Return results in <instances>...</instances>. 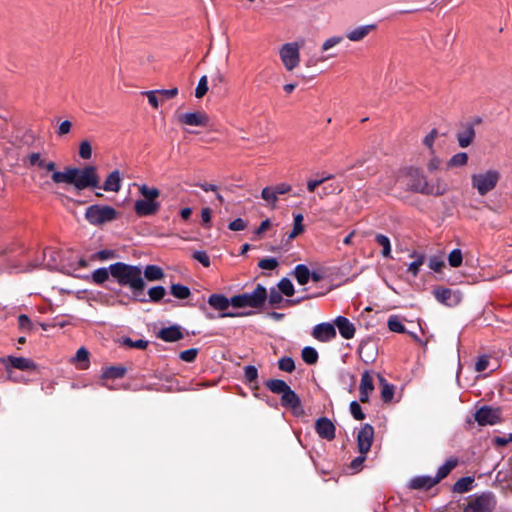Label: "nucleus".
Listing matches in <instances>:
<instances>
[{
    "label": "nucleus",
    "mask_w": 512,
    "mask_h": 512,
    "mask_svg": "<svg viewBox=\"0 0 512 512\" xmlns=\"http://www.w3.org/2000/svg\"><path fill=\"white\" fill-rule=\"evenodd\" d=\"M428 265L431 270L435 272H441L445 266V263L440 257L434 256L429 259Z\"/></svg>",
    "instance_id": "680f3d73"
},
{
    "label": "nucleus",
    "mask_w": 512,
    "mask_h": 512,
    "mask_svg": "<svg viewBox=\"0 0 512 512\" xmlns=\"http://www.w3.org/2000/svg\"><path fill=\"white\" fill-rule=\"evenodd\" d=\"M197 355H198V349L191 348V349L184 350V351L180 352L179 358L184 362L191 363L196 359Z\"/></svg>",
    "instance_id": "4d7b16f0"
},
{
    "label": "nucleus",
    "mask_w": 512,
    "mask_h": 512,
    "mask_svg": "<svg viewBox=\"0 0 512 512\" xmlns=\"http://www.w3.org/2000/svg\"><path fill=\"white\" fill-rule=\"evenodd\" d=\"M501 179V174L498 170L489 169L484 172L472 174L471 185L476 189L480 196H485L494 190Z\"/></svg>",
    "instance_id": "39448f33"
},
{
    "label": "nucleus",
    "mask_w": 512,
    "mask_h": 512,
    "mask_svg": "<svg viewBox=\"0 0 512 512\" xmlns=\"http://www.w3.org/2000/svg\"><path fill=\"white\" fill-rule=\"evenodd\" d=\"M495 508L494 496L492 493L473 495L463 509V512H492Z\"/></svg>",
    "instance_id": "0eeeda50"
},
{
    "label": "nucleus",
    "mask_w": 512,
    "mask_h": 512,
    "mask_svg": "<svg viewBox=\"0 0 512 512\" xmlns=\"http://www.w3.org/2000/svg\"><path fill=\"white\" fill-rule=\"evenodd\" d=\"M208 91V78L206 75H203L199 82H198V85L195 89V97L196 98H202Z\"/></svg>",
    "instance_id": "603ef678"
},
{
    "label": "nucleus",
    "mask_w": 512,
    "mask_h": 512,
    "mask_svg": "<svg viewBox=\"0 0 512 512\" xmlns=\"http://www.w3.org/2000/svg\"><path fill=\"white\" fill-rule=\"evenodd\" d=\"M468 162V154L465 152H459L453 155L448 161V167H462Z\"/></svg>",
    "instance_id": "a18cd8bd"
},
{
    "label": "nucleus",
    "mask_w": 512,
    "mask_h": 512,
    "mask_svg": "<svg viewBox=\"0 0 512 512\" xmlns=\"http://www.w3.org/2000/svg\"><path fill=\"white\" fill-rule=\"evenodd\" d=\"M171 294L177 299H187L191 295V291L189 287L182 284H172L171 285Z\"/></svg>",
    "instance_id": "f704fd0d"
},
{
    "label": "nucleus",
    "mask_w": 512,
    "mask_h": 512,
    "mask_svg": "<svg viewBox=\"0 0 512 512\" xmlns=\"http://www.w3.org/2000/svg\"><path fill=\"white\" fill-rule=\"evenodd\" d=\"M375 241L383 248L382 256L385 258L391 257V243L389 238L383 234H377L375 236Z\"/></svg>",
    "instance_id": "a19ab883"
},
{
    "label": "nucleus",
    "mask_w": 512,
    "mask_h": 512,
    "mask_svg": "<svg viewBox=\"0 0 512 512\" xmlns=\"http://www.w3.org/2000/svg\"><path fill=\"white\" fill-rule=\"evenodd\" d=\"M267 300V290L261 285L257 284L251 293H242L232 297V306L234 308H261Z\"/></svg>",
    "instance_id": "20e7f679"
},
{
    "label": "nucleus",
    "mask_w": 512,
    "mask_h": 512,
    "mask_svg": "<svg viewBox=\"0 0 512 512\" xmlns=\"http://www.w3.org/2000/svg\"><path fill=\"white\" fill-rule=\"evenodd\" d=\"M342 191V188L339 184L329 182L322 184L321 191L318 193L319 197L322 199L328 195L340 193Z\"/></svg>",
    "instance_id": "4c0bfd02"
},
{
    "label": "nucleus",
    "mask_w": 512,
    "mask_h": 512,
    "mask_svg": "<svg viewBox=\"0 0 512 512\" xmlns=\"http://www.w3.org/2000/svg\"><path fill=\"white\" fill-rule=\"evenodd\" d=\"M331 179H333L332 174L326 175L323 173V176L321 178L310 179L307 181V190L309 192H314L317 187L321 186L322 184L326 183L327 181H330Z\"/></svg>",
    "instance_id": "49530a36"
},
{
    "label": "nucleus",
    "mask_w": 512,
    "mask_h": 512,
    "mask_svg": "<svg viewBox=\"0 0 512 512\" xmlns=\"http://www.w3.org/2000/svg\"><path fill=\"white\" fill-rule=\"evenodd\" d=\"M438 137V130L437 129H432L430 131V133L428 135L425 136V138L423 139V144L431 150V152L433 153L434 150H433V145H434V142H435V139Z\"/></svg>",
    "instance_id": "052dcab7"
},
{
    "label": "nucleus",
    "mask_w": 512,
    "mask_h": 512,
    "mask_svg": "<svg viewBox=\"0 0 512 512\" xmlns=\"http://www.w3.org/2000/svg\"><path fill=\"white\" fill-rule=\"evenodd\" d=\"M79 156L84 160H88L91 158L92 147H91V144L87 140H84L80 143Z\"/></svg>",
    "instance_id": "6e6d98bb"
},
{
    "label": "nucleus",
    "mask_w": 512,
    "mask_h": 512,
    "mask_svg": "<svg viewBox=\"0 0 512 512\" xmlns=\"http://www.w3.org/2000/svg\"><path fill=\"white\" fill-rule=\"evenodd\" d=\"M86 220L92 225H102L118 218V212L111 206L94 204L85 211Z\"/></svg>",
    "instance_id": "423d86ee"
},
{
    "label": "nucleus",
    "mask_w": 512,
    "mask_h": 512,
    "mask_svg": "<svg viewBox=\"0 0 512 512\" xmlns=\"http://www.w3.org/2000/svg\"><path fill=\"white\" fill-rule=\"evenodd\" d=\"M459 460L456 457H451L446 460V462L438 468L435 479L439 483L442 479L446 478L450 472L458 465Z\"/></svg>",
    "instance_id": "393cba45"
},
{
    "label": "nucleus",
    "mask_w": 512,
    "mask_h": 512,
    "mask_svg": "<svg viewBox=\"0 0 512 512\" xmlns=\"http://www.w3.org/2000/svg\"><path fill=\"white\" fill-rule=\"evenodd\" d=\"M244 378L245 382L249 384H255V388L258 387L257 380H258V370L253 365H247L244 367Z\"/></svg>",
    "instance_id": "c03bdc74"
},
{
    "label": "nucleus",
    "mask_w": 512,
    "mask_h": 512,
    "mask_svg": "<svg viewBox=\"0 0 512 512\" xmlns=\"http://www.w3.org/2000/svg\"><path fill=\"white\" fill-rule=\"evenodd\" d=\"M301 356L303 361L308 365H313L318 361V352L315 348L306 346L302 349Z\"/></svg>",
    "instance_id": "e433bc0d"
},
{
    "label": "nucleus",
    "mask_w": 512,
    "mask_h": 512,
    "mask_svg": "<svg viewBox=\"0 0 512 512\" xmlns=\"http://www.w3.org/2000/svg\"><path fill=\"white\" fill-rule=\"evenodd\" d=\"M335 325L339 330L340 335L344 339H352L355 335L356 329L353 323L344 316H338L335 319Z\"/></svg>",
    "instance_id": "b1692460"
},
{
    "label": "nucleus",
    "mask_w": 512,
    "mask_h": 512,
    "mask_svg": "<svg viewBox=\"0 0 512 512\" xmlns=\"http://www.w3.org/2000/svg\"><path fill=\"white\" fill-rule=\"evenodd\" d=\"M51 178L54 183L71 184L77 190L100 188L97 168L93 165H87L83 168L66 167L62 172H54Z\"/></svg>",
    "instance_id": "f03ea898"
},
{
    "label": "nucleus",
    "mask_w": 512,
    "mask_h": 512,
    "mask_svg": "<svg viewBox=\"0 0 512 512\" xmlns=\"http://www.w3.org/2000/svg\"><path fill=\"white\" fill-rule=\"evenodd\" d=\"M373 439V426L370 424L363 425L357 435V447L360 454L366 455L370 451Z\"/></svg>",
    "instance_id": "f8f14e48"
},
{
    "label": "nucleus",
    "mask_w": 512,
    "mask_h": 512,
    "mask_svg": "<svg viewBox=\"0 0 512 512\" xmlns=\"http://www.w3.org/2000/svg\"><path fill=\"white\" fill-rule=\"evenodd\" d=\"M378 378H379L380 384L382 386L381 387V398L385 403H389L393 399V396H394V386L387 383L386 379L383 376L378 375Z\"/></svg>",
    "instance_id": "c756f323"
},
{
    "label": "nucleus",
    "mask_w": 512,
    "mask_h": 512,
    "mask_svg": "<svg viewBox=\"0 0 512 512\" xmlns=\"http://www.w3.org/2000/svg\"><path fill=\"white\" fill-rule=\"evenodd\" d=\"M433 294L437 301L450 307L458 305L462 300V294L460 291L442 286L435 288Z\"/></svg>",
    "instance_id": "9b49d317"
},
{
    "label": "nucleus",
    "mask_w": 512,
    "mask_h": 512,
    "mask_svg": "<svg viewBox=\"0 0 512 512\" xmlns=\"http://www.w3.org/2000/svg\"><path fill=\"white\" fill-rule=\"evenodd\" d=\"M407 177L409 191L432 196H442L447 191V185L439 179L435 183H429L420 169L410 168Z\"/></svg>",
    "instance_id": "7ed1b4c3"
},
{
    "label": "nucleus",
    "mask_w": 512,
    "mask_h": 512,
    "mask_svg": "<svg viewBox=\"0 0 512 512\" xmlns=\"http://www.w3.org/2000/svg\"><path fill=\"white\" fill-rule=\"evenodd\" d=\"M475 129L473 123H467L464 126V129L461 131H458L456 134V138L458 141V144L461 148H466L469 145H471L475 138Z\"/></svg>",
    "instance_id": "5701e85b"
},
{
    "label": "nucleus",
    "mask_w": 512,
    "mask_h": 512,
    "mask_svg": "<svg viewBox=\"0 0 512 512\" xmlns=\"http://www.w3.org/2000/svg\"><path fill=\"white\" fill-rule=\"evenodd\" d=\"M149 281H157L161 280L164 277L163 270L156 265H147L142 272V275Z\"/></svg>",
    "instance_id": "2f4dec72"
},
{
    "label": "nucleus",
    "mask_w": 512,
    "mask_h": 512,
    "mask_svg": "<svg viewBox=\"0 0 512 512\" xmlns=\"http://www.w3.org/2000/svg\"><path fill=\"white\" fill-rule=\"evenodd\" d=\"M18 325L22 330H30L32 327V322L27 315L21 314L18 316Z\"/></svg>",
    "instance_id": "774afa93"
},
{
    "label": "nucleus",
    "mask_w": 512,
    "mask_h": 512,
    "mask_svg": "<svg viewBox=\"0 0 512 512\" xmlns=\"http://www.w3.org/2000/svg\"><path fill=\"white\" fill-rule=\"evenodd\" d=\"M160 203L146 199H139L134 204V211L139 217L154 215L158 212Z\"/></svg>",
    "instance_id": "f3484780"
},
{
    "label": "nucleus",
    "mask_w": 512,
    "mask_h": 512,
    "mask_svg": "<svg viewBox=\"0 0 512 512\" xmlns=\"http://www.w3.org/2000/svg\"><path fill=\"white\" fill-rule=\"evenodd\" d=\"M343 40L342 37L340 36H333V37H330L328 38L323 44H322V51L325 52V51H328L329 49H331L332 47L336 46L337 44H339L341 41Z\"/></svg>",
    "instance_id": "0e129e2a"
},
{
    "label": "nucleus",
    "mask_w": 512,
    "mask_h": 512,
    "mask_svg": "<svg viewBox=\"0 0 512 512\" xmlns=\"http://www.w3.org/2000/svg\"><path fill=\"white\" fill-rule=\"evenodd\" d=\"M126 369L122 366H110L102 373L104 379H119L124 377Z\"/></svg>",
    "instance_id": "72a5a7b5"
},
{
    "label": "nucleus",
    "mask_w": 512,
    "mask_h": 512,
    "mask_svg": "<svg viewBox=\"0 0 512 512\" xmlns=\"http://www.w3.org/2000/svg\"><path fill=\"white\" fill-rule=\"evenodd\" d=\"M303 231H304L303 215L299 213V214L294 215L293 230L288 235L287 241L294 239L295 237L300 235Z\"/></svg>",
    "instance_id": "58836bf2"
},
{
    "label": "nucleus",
    "mask_w": 512,
    "mask_h": 512,
    "mask_svg": "<svg viewBox=\"0 0 512 512\" xmlns=\"http://www.w3.org/2000/svg\"><path fill=\"white\" fill-rule=\"evenodd\" d=\"M373 29H375V25H365L357 27L346 34V37L350 41H361L364 39Z\"/></svg>",
    "instance_id": "a878e982"
},
{
    "label": "nucleus",
    "mask_w": 512,
    "mask_h": 512,
    "mask_svg": "<svg viewBox=\"0 0 512 512\" xmlns=\"http://www.w3.org/2000/svg\"><path fill=\"white\" fill-rule=\"evenodd\" d=\"M228 228L232 231H242L247 228V222L242 218H237L229 223Z\"/></svg>",
    "instance_id": "69168bd1"
},
{
    "label": "nucleus",
    "mask_w": 512,
    "mask_h": 512,
    "mask_svg": "<svg viewBox=\"0 0 512 512\" xmlns=\"http://www.w3.org/2000/svg\"><path fill=\"white\" fill-rule=\"evenodd\" d=\"M350 412H351L352 416L354 417V419H356V420H364L365 419V414L363 413L362 408L357 401H352L350 403Z\"/></svg>",
    "instance_id": "13d9d810"
},
{
    "label": "nucleus",
    "mask_w": 512,
    "mask_h": 512,
    "mask_svg": "<svg viewBox=\"0 0 512 512\" xmlns=\"http://www.w3.org/2000/svg\"><path fill=\"white\" fill-rule=\"evenodd\" d=\"M122 186V176L119 170H114L108 174L104 183L99 189H103L106 192H119Z\"/></svg>",
    "instance_id": "4be33fe9"
},
{
    "label": "nucleus",
    "mask_w": 512,
    "mask_h": 512,
    "mask_svg": "<svg viewBox=\"0 0 512 512\" xmlns=\"http://www.w3.org/2000/svg\"><path fill=\"white\" fill-rule=\"evenodd\" d=\"M387 326L390 331L395 333H406V328L401 322V319L398 315H391L388 318Z\"/></svg>",
    "instance_id": "c9c22d12"
},
{
    "label": "nucleus",
    "mask_w": 512,
    "mask_h": 512,
    "mask_svg": "<svg viewBox=\"0 0 512 512\" xmlns=\"http://www.w3.org/2000/svg\"><path fill=\"white\" fill-rule=\"evenodd\" d=\"M312 336L320 342H329L336 337L335 326L331 323H320L313 328Z\"/></svg>",
    "instance_id": "dca6fc26"
},
{
    "label": "nucleus",
    "mask_w": 512,
    "mask_h": 512,
    "mask_svg": "<svg viewBox=\"0 0 512 512\" xmlns=\"http://www.w3.org/2000/svg\"><path fill=\"white\" fill-rule=\"evenodd\" d=\"M410 257L411 258H414V261H412L409 266H408V269L407 271L413 276V277H416L418 274H419V271H420V267L424 264L425 262V255L423 254H418L417 252H412L410 254Z\"/></svg>",
    "instance_id": "c85d7f7f"
},
{
    "label": "nucleus",
    "mask_w": 512,
    "mask_h": 512,
    "mask_svg": "<svg viewBox=\"0 0 512 512\" xmlns=\"http://www.w3.org/2000/svg\"><path fill=\"white\" fill-rule=\"evenodd\" d=\"M149 299L148 301L157 303L161 301L166 295V289L163 286H154L148 290Z\"/></svg>",
    "instance_id": "37998d69"
},
{
    "label": "nucleus",
    "mask_w": 512,
    "mask_h": 512,
    "mask_svg": "<svg viewBox=\"0 0 512 512\" xmlns=\"http://www.w3.org/2000/svg\"><path fill=\"white\" fill-rule=\"evenodd\" d=\"M109 271L120 286L128 287L132 291L134 300L147 302V298L140 297L146 287L140 266L116 262L109 266Z\"/></svg>",
    "instance_id": "f257e3e1"
},
{
    "label": "nucleus",
    "mask_w": 512,
    "mask_h": 512,
    "mask_svg": "<svg viewBox=\"0 0 512 512\" xmlns=\"http://www.w3.org/2000/svg\"><path fill=\"white\" fill-rule=\"evenodd\" d=\"M281 405L297 416L304 412L300 397L291 388L281 396Z\"/></svg>",
    "instance_id": "ddd939ff"
},
{
    "label": "nucleus",
    "mask_w": 512,
    "mask_h": 512,
    "mask_svg": "<svg viewBox=\"0 0 512 512\" xmlns=\"http://www.w3.org/2000/svg\"><path fill=\"white\" fill-rule=\"evenodd\" d=\"M261 196L265 201L271 203L273 207L275 206V203L278 200V195L275 192L274 187H265L262 190Z\"/></svg>",
    "instance_id": "864d4df0"
},
{
    "label": "nucleus",
    "mask_w": 512,
    "mask_h": 512,
    "mask_svg": "<svg viewBox=\"0 0 512 512\" xmlns=\"http://www.w3.org/2000/svg\"><path fill=\"white\" fill-rule=\"evenodd\" d=\"M462 252L460 249H454L448 256V262L451 267H459L462 264Z\"/></svg>",
    "instance_id": "3c124183"
},
{
    "label": "nucleus",
    "mask_w": 512,
    "mask_h": 512,
    "mask_svg": "<svg viewBox=\"0 0 512 512\" xmlns=\"http://www.w3.org/2000/svg\"><path fill=\"white\" fill-rule=\"evenodd\" d=\"M192 258L200 262L204 267L210 266V258L205 251H195Z\"/></svg>",
    "instance_id": "e2e57ef3"
},
{
    "label": "nucleus",
    "mask_w": 512,
    "mask_h": 512,
    "mask_svg": "<svg viewBox=\"0 0 512 512\" xmlns=\"http://www.w3.org/2000/svg\"><path fill=\"white\" fill-rule=\"evenodd\" d=\"M157 338L165 341V342H176L183 339L184 334L181 330V327L178 325H171L169 327H165L160 329L157 334Z\"/></svg>",
    "instance_id": "aec40b11"
},
{
    "label": "nucleus",
    "mask_w": 512,
    "mask_h": 512,
    "mask_svg": "<svg viewBox=\"0 0 512 512\" xmlns=\"http://www.w3.org/2000/svg\"><path fill=\"white\" fill-rule=\"evenodd\" d=\"M267 299L269 300V304L272 307H276L283 302V296L281 292L275 288L270 289L269 295L267 294Z\"/></svg>",
    "instance_id": "5fc2aeb1"
},
{
    "label": "nucleus",
    "mask_w": 512,
    "mask_h": 512,
    "mask_svg": "<svg viewBox=\"0 0 512 512\" xmlns=\"http://www.w3.org/2000/svg\"><path fill=\"white\" fill-rule=\"evenodd\" d=\"M72 363L75 364L79 369H87L90 365L89 351L81 347L77 350L76 355L72 359Z\"/></svg>",
    "instance_id": "bb28decb"
},
{
    "label": "nucleus",
    "mask_w": 512,
    "mask_h": 512,
    "mask_svg": "<svg viewBox=\"0 0 512 512\" xmlns=\"http://www.w3.org/2000/svg\"><path fill=\"white\" fill-rule=\"evenodd\" d=\"M258 266L261 269L274 270L278 266L276 258H263L258 262Z\"/></svg>",
    "instance_id": "bf43d9fd"
},
{
    "label": "nucleus",
    "mask_w": 512,
    "mask_h": 512,
    "mask_svg": "<svg viewBox=\"0 0 512 512\" xmlns=\"http://www.w3.org/2000/svg\"><path fill=\"white\" fill-rule=\"evenodd\" d=\"M294 276L300 285H305L310 279V270L304 264H298L294 268Z\"/></svg>",
    "instance_id": "7c9ffc66"
},
{
    "label": "nucleus",
    "mask_w": 512,
    "mask_h": 512,
    "mask_svg": "<svg viewBox=\"0 0 512 512\" xmlns=\"http://www.w3.org/2000/svg\"><path fill=\"white\" fill-rule=\"evenodd\" d=\"M436 484H438V482L435 479V477L421 475V476L413 477L409 481L408 487L412 490L427 491V490L431 489L432 487H434Z\"/></svg>",
    "instance_id": "412c9836"
},
{
    "label": "nucleus",
    "mask_w": 512,
    "mask_h": 512,
    "mask_svg": "<svg viewBox=\"0 0 512 512\" xmlns=\"http://www.w3.org/2000/svg\"><path fill=\"white\" fill-rule=\"evenodd\" d=\"M374 390L373 377L369 371H364L359 386V400L361 403L369 402V395Z\"/></svg>",
    "instance_id": "6ab92c4d"
},
{
    "label": "nucleus",
    "mask_w": 512,
    "mask_h": 512,
    "mask_svg": "<svg viewBox=\"0 0 512 512\" xmlns=\"http://www.w3.org/2000/svg\"><path fill=\"white\" fill-rule=\"evenodd\" d=\"M498 419V413L488 406L481 407L475 413V420L481 426L494 425Z\"/></svg>",
    "instance_id": "a211bd4d"
},
{
    "label": "nucleus",
    "mask_w": 512,
    "mask_h": 512,
    "mask_svg": "<svg viewBox=\"0 0 512 512\" xmlns=\"http://www.w3.org/2000/svg\"><path fill=\"white\" fill-rule=\"evenodd\" d=\"M278 367L281 371L291 373L295 370V362L291 357L285 356L279 359Z\"/></svg>",
    "instance_id": "09e8293b"
},
{
    "label": "nucleus",
    "mask_w": 512,
    "mask_h": 512,
    "mask_svg": "<svg viewBox=\"0 0 512 512\" xmlns=\"http://www.w3.org/2000/svg\"><path fill=\"white\" fill-rule=\"evenodd\" d=\"M143 95H145L148 98V102L151 104L153 108L157 109L159 107L157 90L145 91L143 92Z\"/></svg>",
    "instance_id": "338daca9"
},
{
    "label": "nucleus",
    "mask_w": 512,
    "mask_h": 512,
    "mask_svg": "<svg viewBox=\"0 0 512 512\" xmlns=\"http://www.w3.org/2000/svg\"><path fill=\"white\" fill-rule=\"evenodd\" d=\"M207 302L210 305V307L221 312L219 315L221 318H225V317L234 318V317H241V316H247V315L252 314V312H247V313L226 312V310L229 308V306L230 305L232 306V297L229 299L223 294H218V293L211 294L208 297Z\"/></svg>",
    "instance_id": "1a4fd4ad"
},
{
    "label": "nucleus",
    "mask_w": 512,
    "mask_h": 512,
    "mask_svg": "<svg viewBox=\"0 0 512 512\" xmlns=\"http://www.w3.org/2000/svg\"><path fill=\"white\" fill-rule=\"evenodd\" d=\"M315 431L320 438L332 441L335 438L336 427L329 418L320 417L315 422Z\"/></svg>",
    "instance_id": "4468645a"
},
{
    "label": "nucleus",
    "mask_w": 512,
    "mask_h": 512,
    "mask_svg": "<svg viewBox=\"0 0 512 512\" xmlns=\"http://www.w3.org/2000/svg\"><path fill=\"white\" fill-rule=\"evenodd\" d=\"M109 275H111L110 271H109V267L108 268L102 267V268H98V269L94 270L91 278L95 284L101 285L109 279Z\"/></svg>",
    "instance_id": "ea45409f"
},
{
    "label": "nucleus",
    "mask_w": 512,
    "mask_h": 512,
    "mask_svg": "<svg viewBox=\"0 0 512 512\" xmlns=\"http://www.w3.org/2000/svg\"><path fill=\"white\" fill-rule=\"evenodd\" d=\"M2 362L4 363L8 376L11 378V369H18L21 371H31L36 370L37 365L36 363L25 357H16V356H8L4 359H2Z\"/></svg>",
    "instance_id": "9d476101"
},
{
    "label": "nucleus",
    "mask_w": 512,
    "mask_h": 512,
    "mask_svg": "<svg viewBox=\"0 0 512 512\" xmlns=\"http://www.w3.org/2000/svg\"><path fill=\"white\" fill-rule=\"evenodd\" d=\"M122 344L129 348H136V349L144 350L148 346V341L143 340V339H138V340L134 341L129 337H125L122 340Z\"/></svg>",
    "instance_id": "8fccbe9b"
},
{
    "label": "nucleus",
    "mask_w": 512,
    "mask_h": 512,
    "mask_svg": "<svg viewBox=\"0 0 512 512\" xmlns=\"http://www.w3.org/2000/svg\"><path fill=\"white\" fill-rule=\"evenodd\" d=\"M178 121L181 124L188 126L206 127L209 123V117L205 112L197 111L191 113H184L178 116Z\"/></svg>",
    "instance_id": "2eb2a0df"
},
{
    "label": "nucleus",
    "mask_w": 512,
    "mask_h": 512,
    "mask_svg": "<svg viewBox=\"0 0 512 512\" xmlns=\"http://www.w3.org/2000/svg\"><path fill=\"white\" fill-rule=\"evenodd\" d=\"M300 44L298 42L285 43L279 50L280 59L288 71L294 70L300 62Z\"/></svg>",
    "instance_id": "6e6552de"
},
{
    "label": "nucleus",
    "mask_w": 512,
    "mask_h": 512,
    "mask_svg": "<svg viewBox=\"0 0 512 512\" xmlns=\"http://www.w3.org/2000/svg\"><path fill=\"white\" fill-rule=\"evenodd\" d=\"M265 386L274 394L283 395L288 388H291L284 380L269 379L265 382Z\"/></svg>",
    "instance_id": "cd10ccee"
},
{
    "label": "nucleus",
    "mask_w": 512,
    "mask_h": 512,
    "mask_svg": "<svg viewBox=\"0 0 512 512\" xmlns=\"http://www.w3.org/2000/svg\"><path fill=\"white\" fill-rule=\"evenodd\" d=\"M278 290L287 297L294 295V286L288 278H282L278 283Z\"/></svg>",
    "instance_id": "de8ad7c7"
},
{
    "label": "nucleus",
    "mask_w": 512,
    "mask_h": 512,
    "mask_svg": "<svg viewBox=\"0 0 512 512\" xmlns=\"http://www.w3.org/2000/svg\"><path fill=\"white\" fill-rule=\"evenodd\" d=\"M474 478L467 476L457 480L453 485V491L456 493H465L472 489Z\"/></svg>",
    "instance_id": "473e14b6"
},
{
    "label": "nucleus",
    "mask_w": 512,
    "mask_h": 512,
    "mask_svg": "<svg viewBox=\"0 0 512 512\" xmlns=\"http://www.w3.org/2000/svg\"><path fill=\"white\" fill-rule=\"evenodd\" d=\"M140 194L143 196L144 199L150 200V201H156V199L160 195V190L155 187H148L147 185H142L139 188Z\"/></svg>",
    "instance_id": "79ce46f5"
}]
</instances>
